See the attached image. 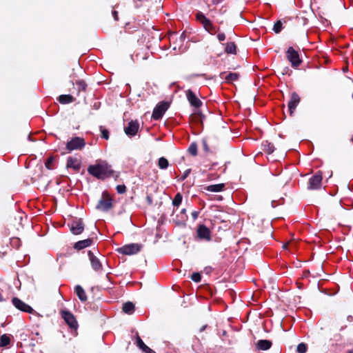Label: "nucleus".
<instances>
[{
  "label": "nucleus",
  "instance_id": "52",
  "mask_svg": "<svg viewBox=\"0 0 353 353\" xmlns=\"http://www.w3.org/2000/svg\"><path fill=\"white\" fill-rule=\"evenodd\" d=\"M332 172L331 171L330 174V177H332Z\"/></svg>",
  "mask_w": 353,
  "mask_h": 353
},
{
  "label": "nucleus",
  "instance_id": "48",
  "mask_svg": "<svg viewBox=\"0 0 353 353\" xmlns=\"http://www.w3.org/2000/svg\"><path fill=\"white\" fill-rule=\"evenodd\" d=\"M203 144H204V148H205V150L206 151H208V147L207 144L205 143V142H204V143H203Z\"/></svg>",
  "mask_w": 353,
  "mask_h": 353
},
{
  "label": "nucleus",
  "instance_id": "9",
  "mask_svg": "<svg viewBox=\"0 0 353 353\" xmlns=\"http://www.w3.org/2000/svg\"><path fill=\"white\" fill-rule=\"evenodd\" d=\"M62 317L64 319L65 321L67 323V324L72 328H76L77 323L75 320L74 316L70 312L67 311H62L61 312Z\"/></svg>",
  "mask_w": 353,
  "mask_h": 353
},
{
  "label": "nucleus",
  "instance_id": "40",
  "mask_svg": "<svg viewBox=\"0 0 353 353\" xmlns=\"http://www.w3.org/2000/svg\"><path fill=\"white\" fill-rule=\"evenodd\" d=\"M204 28L208 31H210V30H212L214 29V27H213V26L212 25V23L210 22V25L208 24V25H206V26H204Z\"/></svg>",
  "mask_w": 353,
  "mask_h": 353
},
{
  "label": "nucleus",
  "instance_id": "6",
  "mask_svg": "<svg viewBox=\"0 0 353 353\" xmlns=\"http://www.w3.org/2000/svg\"><path fill=\"white\" fill-rule=\"evenodd\" d=\"M85 143L83 139L75 137L69 141L66 145V148L71 151L73 150L81 149Z\"/></svg>",
  "mask_w": 353,
  "mask_h": 353
},
{
  "label": "nucleus",
  "instance_id": "27",
  "mask_svg": "<svg viewBox=\"0 0 353 353\" xmlns=\"http://www.w3.org/2000/svg\"><path fill=\"white\" fill-rule=\"evenodd\" d=\"M10 338L7 335L3 334L1 336V339H0V346L1 347L6 346L10 343Z\"/></svg>",
  "mask_w": 353,
  "mask_h": 353
},
{
  "label": "nucleus",
  "instance_id": "22",
  "mask_svg": "<svg viewBox=\"0 0 353 353\" xmlns=\"http://www.w3.org/2000/svg\"><path fill=\"white\" fill-rule=\"evenodd\" d=\"M134 310V305L132 302H127L123 305V311L127 314H132Z\"/></svg>",
  "mask_w": 353,
  "mask_h": 353
},
{
  "label": "nucleus",
  "instance_id": "54",
  "mask_svg": "<svg viewBox=\"0 0 353 353\" xmlns=\"http://www.w3.org/2000/svg\"><path fill=\"white\" fill-rule=\"evenodd\" d=\"M352 140H353V138H352Z\"/></svg>",
  "mask_w": 353,
  "mask_h": 353
},
{
  "label": "nucleus",
  "instance_id": "19",
  "mask_svg": "<svg viewBox=\"0 0 353 353\" xmlns=\"http://www.w3.org/2000/svg\"><path fill=\"white\" fill-rule=\"evenodd\" d=\"M137 344L145 353H151L152 350L142 341L139 335L137 336Z\"/></svg>",
  "mask_w": 353,
  "mask_h": 353
},
{
  "label": "nucleus",
  "instance_id": "25",
  "mask_svg": "<svg viewBox=\"0 0 353 353\" xmlns=\"http://www.w3.org/2000/svg\"><path fill=\"white\" fill-rule=\"evenodd\" d=\"M196 19L203 24V26H206L208 24L210 25V21L202 13H198Z\"/></svg>",
  "mask_w": 353,
  "mask_h": 353
},
{
  "label": "nucleus",
  "instance_id": "8",
  "mask_svg": "<svg viewBox=\"0 0 353 353\" xmlns=\"http://www.w3.org/2000/svg\"><path fill=\"white\" fill-rule=\"evenodd\" d=\"M322 178V172L321 171L318 172L310 179L309 188L312 190L319 188L321 185Z\"/></svg>",
  "mask_w": 353,
  "mask_h": 353
},
{
  "label": "nucleus",
  "instance_id": "3",
  "mask_svg": "<svg viewBox=\"0 0 353 353\" xmlns=\"http://www.w3.org/2000/svg\"><path fill=\"white\" fill-rule=\"evenodd\" d=\"M112 199L108 192L103 194L101 199L99 201L97 208L100 210L107 211L112 208Z\"/></svg>",
  "mask_w": 353,
  "mask_h": 353
},
{
  "label": "nucleus",
  "instance_id": "32",
  "mask_svg": "<svg viewBox=\"0 0 353 353\" xmlns=\"http://www.w3.org/2000/svg\"><path fill=\"white\" fill-rule=\"evenodd\" d=\"M188 151L189 152L193 155V156H196V154H197V146H196V143H192L189 149H188Z\"/></svg>",
  "mask_w": 353,
  "mask_h": 353
},
{
  "label": "nucleus",
  "instance_id": "43",
  "mask_svg": "<svg viewBox=\"0 0 353 353\" xmlns=\"http://www.w3.org/2000/svg\"><path fill=\"white\" fill-rule=\"evenodd\" d=\"M190 172V170H186V171L185 172V173H184V174H183V176L182 179H185L188 176V175L189 174Z\"/></svg>",
  "mask_w": 353,
  "mask_h": 353
},
{
  "label": "nucleus",
  "instance_id": "46",
  "mask_svg": "<svg viewBox=\"0 0 353 353\" xmlns=\"http://www.w3.org/2000/svg\"><path fill=\"white\" fill-rule=\"evenodd\" d=\"M192 216L194 219H196L197 218V216H198V213L196 212H194L192 214Z\"/></svg>",
  "mask_w": 353,
  "mask_h": 353
},
{
  "label": "nucleus",
  "instance_id": "7",
  "mask_svg": "<svg viewBox=\"0 0 353 353\" xmlns=\"http://www.w3.org/2000/svg\"><path fill=\"white\" fill-rule=\"evenodd\" d=\"M12 302L14 307L21 311L28 313H32L33 312V309L30 305H27L17 297H14Z\"/></svg>",
  "mask_w": 353,
  "mask_h": 353
},
{
  "label": "nucleus",
  "instance_id": "13",
  "mask_svg": "<svg viewBox=\"0 0 353 353\" xmlns=\"http://www.w3.org/2000/svg\"><path fill=\"white\" fill-rule=\"evenodd\" d=\"M300 102V97L296 92H294L292 94L291 100L288 103V108L290 112V114L293 113V111L295 110L296 107Z\"/></svg>",
  "mask_w": 353,
  "mask_h": 353
},
{
  "label": "nucleus",
  "instance_id": "37",
  "mask_svg": "<svg viewBox=\"0 0 353 353\" xmlns=\"http://www.w3.org/2000/svg\"><path fill=\"white\" fill-rule=\"evenodd\" d=\"M53 160H54L53 157H50L48 159V161L46 163V168H48V169H50V165L52 163Z\"/></svg>",
  "mask_w": 353,
  "mask_h": 353
},
{
  "label": "nucleus",
  "instance_id": "5",
  "mask_svg": "<svg viewBox=\"0 0 353 353\" xmlns=\"http://www.w3.org/2000/svg\"><path fill=\"white\" fill-rule=\"evenodd\" d=\"M288 59L291 62L293 67L298 66L301 61L299 59L298 52L292 48L290 47L287 51Z\"/></svg>",
  "mask_w": 353,
  "mask_h": 353
},
{
  "label": "nucleus",
  "instance_id": "41",
  "mask_svg": "<svg viewBox=\"0 0 353 353\" xmlns=\"http://www.w3.org/2000/svg\"><path fill=\"white\" fill-rule=\"evenodd\" d=\"M204 28L208 31H210V30H212L214 29V27H213V26L212 25V23L210 22V25L208 24V25H206V26H204Z\"/></svg>",
  "mask_w": 353,
  "mask_h": 353
},
{
  "label": "nucleus",
  "instance_id": "36",
  "mask_svg": "<svg viewBox=\"0 0 353 353\" xmlns=\"http://www.w3.org/2000/svg\"><path fill=\"white\" fill-rule=\"evenodd\" d=\"M101 135H102V137L105 139H108L109 138V132L104 129V130H101Z\"/></svg>",
  "mask_w": 353,
  "mask_h": 353
},
{
  "label": "nucleus",
  "instance_id": "20",
  "mask_svg": "<svg viewBox=\"0 0 353 353\" xmlns=\"http://www.w3.org/2000/svg\"><path fill=\"white\" fill-rule=\"evenodd\" d=\"M75 291L81 301H85L87 300V296L85 295V291L80 285L76 286Z\"/></svg>",
  "mask_w": 353,
  "mask_h": 353
},
{
  "label": "nucleus",
  "instance_id": "42",
  "mask_svg": "<svg viewBox=\"0 0 353 353\" xmlns=\"http://www.w3.org/2000/svg\"><path fill=\"white\" fill-rule=\"evenodd\" d=\"M72 70H81V66H80L79 63H74V68H73V69H72Z\"/></svg>",
  "mask_w": 353,
  "mask_h": 353
},
{
  "label": "nucleus",
  "instance_id": "30",
  "mask_svg": "<svg viewBox=\"0 0 353 353\" xmlns=\"http://www.w3.org/2000/svg\"><path fill=\"white\" fill-rule=\"evenodd\" d=\"M181 201H182V196L179 193H178L175 196L174 199H173L172 203L175 206H179L180 205V203H181Z\"/></svg>",
  "mask_w": 353,
  "mask_h": 353
},
{
  "label": "nucleus",
  "instance_id": "11",
  "mask_svg": "<svg viewBox=\"0 0 353 353\" xmlns=\"http://www.w3.org/2000/svg\"><path fill=\"white\" fill-rule=\"evenodd\" d=\"M187 98L192 105L199 108L201 105V101L197 98V97L194 94V93L189 90L187 92Z\"/></svg>",
  "mask_w": 353,
  "mask_h": 353
},
{
  "label": "nucleus",
  "instance_id": "45",
  "mask_svg": "<svg viewBox=\"0 0 353 353\" xmlns=\"http://www.w3.org/2000/svg\"><path fill=\"white\" fill-rule=\"evenodd\" d=\"M149 204H151L152 203V199L150 196H148L147 198H146Z\"/></svg>",
  "mask_w": 353,
  "mask_h": 353
},
{
  "label": "nucleus",
  "instance_id": "28",
  "mask_svg": "<svg viewBox=\"0 0 353 353\" xmlns=\"http://www.w3.org/2000/svg\"><path fill=\"white\" fill-rule=\"evenodd\" d=\"M239 78V74H236V73H230L229 74H228L226 77H225V80L228 81V82H232L234 81H236Z\"/></svg>",
  "mask_w": 353,
  "mask_h": 353
},
{
  "label": "nucleus",
  "instance_id": "17",
  "mask_svg": "<svg viewBox=\"0 0 353 353\" xmlns=\"http://www.w3.org/2000/svg\"><path fill=\"white\" fill-rule=\"evenodd\" d=\"M272 346V342L268 340H260L256 343V347L261 350H267Z\"/></svg>",
  "mask_w": 353,
  "mask_h": 353
},
{
  "label": "nucleus",
  "instance_id": "44",
  "mask_svg": "<svg viewBox=\"0 0 353 353\" xmlns=\"http://www.w3.org/2000/svg\"><path fill=\"white\" fill-rule=\"evenodd\" d=\"M112 14L114 16V19L116 21H117L118 20L117 12V11H113Z\"/></svg>",
  "mask_w": 353,
  "mask_h": 353
},
{
  "label": "nucleus",
  "instance_id": "35",
  "mask_svg": "<svg viewBox=\"0 0 353 353\" xmlns=\"http://www.w3.org/2000/svg\"><path fill=\"white\" fill-rule=\"evenodd\" d=\"M117 190L119 194H123L126 191V187L125 185H119L117 186Z\"/></svg>",
  "mask_w": 353,
  "mask_h": 353
},
{
  "label": "nucleus",
  "instance_id": "49",
  "mask_svg": "<svg viewBox=\"0 0 353 353\" xmlns=\"http://www.w3.org/2000/svg\"><path fill=\"white\" fill-rule=\"evenodd\" d=\"M288 243H287L284 244V245H283V249H287V248H288Z\"/></svg>",
  "mask_w": 353,
  "mask_h": 353
},
{
  "label": "nucleus",
  "instance_id": "33",
  "mask_svg": "<svg viewBox=\"0 0 353 353\" xmlns=\"http://www.w3.org/2000/svg\"><path fill=\"white\" fill-rule=\"evenodd\" d=\"M282 29V22L281 21H278L274 26V31L276 33H279L281 32Z\"/></svg>",
  "mask_w": 353,
  "mask_h": 353
},
{
  "label": "nucleus",
  "instance_id": "39",
  "mask_svg": "<svg viewBox=\"0 0 353 353\" xmlns=\"http://www.w3.org/2000/svg\"><path fill=\"white\" fill-rule=\"evenodd\" d=\"M217 37H218V39L221 41L225 40V34H223V33H219L218 34Z\"/></svg>",
  "mask_w": 353,
  "mask_h": 353
},
{
  "label": "nucleus",
  "instance_id": "14",
  "mask_svg": "<svg viewBox=\"0 0 353 353\" xmlns=\"http://www.w3.org/2000/svg\"><path fill=\"white\" fill-rule=\"evenodd\" d=\"M88 256L92 266L94 269V270L98 271L101 270L102 268V264L100 260L98 258H97L91 251H89Z\"/></svg>",
  "mask_w": 353,
  "mask_h": 353
},
{
  "label": "nucleus",
  "instance_id": "34",
  "mask_svg": "<svg viewBox=\"0 0 353 353\" xmlns=\"http://www.w3.org/2000/svg\"><path fill=\"white\" fill-rule=\"evenodd\" d=\"M192 279L195 282H199L201 281V274L198 272H194L191 276Z\"/></svg>",
  "mask_w": 353,
  "mask_h": 353
},
{
  "label": "nucleus",
  "instance_id": "23",
  "mask_svg": "<svg viewBox=\"0 0 353 353\" xmlns=\"http://www.w3.org/2000/svg\"><path fill=\"white\" fill-rule=\"evenodd\" d=\"M59 101L61 103H68L74 101V98L70 94H63L59 96Z\"/></svg>",
  "mask_w": 353,
  "mask_h": 353
},
{
  "label": "nucleus",
  "instance_id": "2",
  "mask_svg": "<svg viewBox=\"0 0 353 353\" xmlns=\"http://www.w3.org/2000/svg\"><path fill=\"white\" fill-rule=\"evenodd\" d=\"M142 245L138 243H131L117 249V251L123 254L131 255L137 254L141 250Z\"/></svg>",
  "mask_w": 353,
  "mask_h": 353
},
{
  "label": "nucleus",
  "instance_id": "53",
  "mask_svg": "<svg viewBox=\"0 0 353 353\" xmlns=\"http://www.w3.org/2000/svg\"><path fill=\"white\" fill-rule=\"evenodd\" d=\"M350 353H353L352 352H350Z\"/></svg>",
  "mask_w": 353,
  "mask_h": 353
},
{
  "label": "nucleus",
  "instance_id": "10",
  "mask_svg": "<svg viewBox=\"0 0 353 353\" xmlns=\"http://www.w3.org/2000/svg\"><path fill=\"white\" fill-rule=\"evenodd\" d=\"M139 127V123L137 121H131L128 123V126L125 128V133L127 135L134 136L138 132Z\"/></svg>",
  "mask_w": 353,
  "mask_h": 353
},
{
  "label": "nucleus",
  "instance_id": "18",
  "mask_svg": "<svg viewBox=\"0 0 353 353\" xmlns=\"http://www.w3.org/2000/svg\"><path fill=\"white\" fill-rule=\"evenodd\" d=\"M81 165L77 159L70 157L68 159L67 168H72L74 170L78 171L80 169Z\"/></svg>",
  "mask_w": 353,
  "mask_h": 353
},
{
  "label": "nucleus",
  "instance_id": "16",
  "mask_svg": "<svg viewBox=\"0 0 353 353\" xmlns=\"http://www.w3.org/2000/svg\"><path fill=\"white\" fill-rule=\"evenodd\" d=\"M92 242V240L91 239L79 241L74 244V248L77 249L78 250H82V249L90 245Z\"/></svg>",
  "mask_w": 353,
  "mask_h": 353
},
{
  "label": "nucleus",
  "instance_id": "38",
  "mask_svg": "<svg viewBox=\"0 0 353 353\" xmlns=\"http://www.w3.org/2000/svg\"><path fill=\"white\" fill-rule=\"evenodd\" d=\"M77 84L84 90L86 88V84L83 81H79L77 82Z\"/></svg>",
  "mask_w": 353,
  "mask_h": 353
},
{
  "label": "nucleus",
  "instance_id": "4",
  "mask_svg": "<svg viewBox=\"0 0 353 353\" xmlns=\"http://www.w3.org/2000/svg\"><path fill=\"white\" fill-rule=\"evenodd\" d=\"M170 104L168 102L162 101L159 103L157 107L154 109L152 113V118L154 119H160L164 112L168 110Z\"/></svg>",
  "mask_w": 353,
  "mask_h": 353
},
{
  "label": "nucleus",
  "instance_id": "51",
  "mask_svg": "<svg viewBox=\"0 0 353 353\" xmlns=\"http://www.w3.org/2000/svg\"><path fill=\"white\" fill-rule=\"evenodd\" d=\"M205 327H206V325H203V326L201 328L200 331H201V332H203V331L205 329Z\"/></svg>",
  "mask_w": 353,
  "mask_h": 353
},
{
  "label": "nucleus",
  "instance_id": "50",
  "mask_svg": "<svg viewBox=\"0 0 353 353\" xmlns=\"http://www.w3.org/2000/svg\"><path fill=\"white\" fill-rule=\"evenodd\" d=\"M268 151H269V153H272L274 151V150H273V148L270 147L268 149Z\"/></svg>",
  "mask_w": 353,
  "mask_h": 353
},
{
  "label": "nucleus",
  "instance_id": "31",
  "mask_svg": "<svg viewBox=\"0 0 353 353\" xmlns=\"http://www.w3.org/2000/svg\"><path fill=\"white\" fill-rule=\"evenodd\" d=\"M296 350L298 353H305L307 350V345L306 344L301 343L298 345Z\"/></svg>",
  "mask_w": 353,
  "mask_h": 353
},
{
  "label": "nucleus",
  "instance_id": "1",
  "mask_svg": "<svg viewBox=\"0 0 353 353\" xmlns=\"http://www.w3.org/2000/svg\"><path fill=\"white\" fill-rule=\"evenodd\" d=\"M88 172L94 176L104 179L113 175L114 171L106 163H98L94 165H90L88 169Z\"/></svg>",
  "mask_w": 353,
  "mask_h": 353
},
{
  "label": "nucleus",
  "instance_id": "47",
  "mask_svg": "<svg viewBox=\"0 0 353 353\" xmlns=\"http://www.w3.org/2000/svg\"><path fill=\"white\" fill-rule=\"evenodd\" d=\"M222 0H212V3L214 4H217L219 3H220Z\"/></svg>",
  "mask_w": 353,
  "mask_h": 353
},
{
  "label": "nucleus",
  "instance_id": "21",
  "mask_svg": "<svg viewBox=\"0 0 353 353\" xmlns=\"http://www.w3.org/2000/svg\"><path fill=\"white\" fill-rule=\"evenodd\" d=\"M225 52L228 54H236V46L234 43L230 42L226 44Z\"/></svg>",
  "mask_w": 353,
  "mask_h": 353
},
{
  "label": "nucleus",
  "instance_id": "29",
  "mask_svg": "<svg viewBox=\"0 0 353 353\" xmlns=\"http://www.w3.org/2000/svg\"><path fill=\"white\" fill-rule=\"evenodd\" d=\"M323 16L328 18H331L333 15L332 12H331L330 9L327 7L323 8L322 11Z\"/></svg>",
  "mask_w": 353,
  "mask_h": 353
},
{
  "label": "nucleus",
  "instance_id": "12",
  "mask_svg": "<svg viewBox=\"0 0 353 353\" xmlns=\"http://www.w3.org/2000/svg\"><path fill=\"white\" fill-rule=\"evenodd\" d=\"M84 229V225L81 219H79L77 221H74L71 225V232L74 234H81Z\"/></svg>",
  "mask_w": 353,
  "mask_h": 353
},
{
  "label": "nucleus",
  "instance_id": "26",
  "mask_svg": "<svg viewBox=\"0 0 353 353\" xmlns=\"http://www.w3.org/2000/svg\"><path fill=\"white\" fill-rule=\"evenodd\" d=\"M158 165L161 169H165L168 168L169 163H168V161L165 158L161 157L159 159Z\"/></svg>",
  "mask_w": 353,
  "mask_h": 353
},
{
  "label": "nucleus",
  "instance_id": "15",
  "mask_svg": "<svg viewBox=\"0 0 353 353\" xmlns=\"http://www.w3.org/2000/svg\"><path fill=\"white\" fill-rule=\"evenodd\" d=\"M198 236L201 239H205L207 240L210 239V232L208 228L205 225H200L197 230Z\"/></svg>",
  "mask_w": 353,
  "mask_h": 353
},
{
  "label": "nucleus",
  "instance_id": "24",
  "mask_svg": "<svg viewBox=\"0 0 353 353\" xmlns=\"http://www.w3.org/2000/svg\"><path fill=\"white\" fill-rule=\"evenodd\" d=\"M224 188L223 183L216 184V185H212L208 187V190L212 191V192H220Z\"/></svg>",
  "mask_w": 353,
  "mask_h": 353
}]
</instances>
